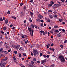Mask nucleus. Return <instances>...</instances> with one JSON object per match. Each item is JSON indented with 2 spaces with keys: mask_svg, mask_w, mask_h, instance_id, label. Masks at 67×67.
I'll return each mask as SVG.
<instances>
[{
  "mask_svg": "<svg viewBox=\"0 0 67 67\" xmlns=\"http://www.w3.org/2000/svg\"><path fill=\"white\" fill-rule=\"evenodd\" d=\"M58 59L60 60L61 62H65V59L64 57L62 55L59 56Z\"/></svg>",
  "mask_w": 67,
  "mask_h": 67,
  "instance_id": "f257e3e1",
  "label": "nucleus"
},
{
  "mask_svg": "<svg viewBox=\"0 0 67 67\" xmlns=\"http://www.w3.org/2000/svg\"><path fill=\"white\" fill-rule=\"evenodd\" d=\"M24 36L25 38H26V39L27 38V36L26 35H24Z\"/></svg>",
  "mask_w": 67,
  "mask_h": 67,
  "instance_id": "393cba45",
  "label": "nucleus"
},
{
  "mask_svg": "<svg viewBox=\"0 0 67 67\" xmlns=\"http://www.w3.org/2000/svg\"><path fill=\"white\" fill-rule=\"evenodd\" d=\"M5 24H7L8 23V20L7 19H6L5 21Z\"/></svg>",
  "mask_w": 67,
  "mask_h": 67,
  "instance_id": "4468645a",
  "label": "nucleus"
},
{
  "mask_svg": "<svg viewBox=\"0 0 67 67\" xmlns=\"http://www.w3.org/2000/svg\"><path fill=\"white\" fill-rule=\"evenodd\" d=\"M29 21L30 22H32V20L31 18H30L29 19Z\"/></svg>",
  "mask_w": 67,
  "mask_h": 67,
  "instance_id": "473e14b6",
  "label": "nucleus"
},
{
  "mask_svg": "<svg viewBox=\"0 0 67 67\" xmlns=\"http://www.w3.org/2000/svg\"><path fill=\"white\" fill-rule=\"evenodd\" d=\"M3 30L4 31H5V30H7V27H4L3 28Z\"/></svg>",
  "mask_w": 67,
  "mask_h": 67,
  "instance_id": "a878e982",
  "label": "nucleus"
},
{
  "mask_svg": "<svg viewBox=\"0 0 67 67\" xmlns=\"http://www.w3.org/2000/svg\"><path fill=\"white\" fill-rule=\"evenodd\" d=\"M56 4V7H59L60 6V5L59 4Z\"/></svg>",
  "mask_w": 67,
  "mask_h": 67,
  "instance_id": "4be33fe9",
  "label": "nucleus"
},
{
  "mask_svg": "<svg viewBox=\"0 0 67 67\" xmlns=\"http://www.w3.org/2000/svg\"><path fill=\"white\" fill-rule=\"evenodd\" d=\"M52 7L53 8H57V6H56V4L53 5Z\"/></svg>",
  "mask_w": 67,
  "mask_h": 67,
  "instance_id": "9b49d317",
  "label": "nucleus"
},
{
  "mask_svg": "<svg viewBox=\"0 0 67 67\" xmlns=\"http://www.w3.org/2000/svg\"><path fill=\"white\" fill-rule=\"evenodd\" d=\"M49 17H50V19H52L53 18V16L52 15H50L49 16Z\"/></svg>",
  "mask_w": 67,
  "mask_h": 67,
  "instance_id": "1a4fd4ad",
  "label": "nucleus"
},
{
  "mask_svg": "<svg viewBox=\"0 0 67 67\" xmlns=\"http://www.w3.org/2000/svg\"><path fill=\"white\" fill-rule=\"evenodd\" d=\"M58 27V26H57L56 25L54 26V27L55 29H56V28H57V27Z\"/></svg>",
  "mask_w": 67,
  "mask_h": 67,
  "instance_id": "58836bf2",
  "label": "nucleus"
},
{
  "mask_svg": "<svg viewBox=\"0 0 67 67\" xmlns=\"http://www.w3.org/2000/svg\"><path fill=\"white\" fill-rule=\"evenodd\" d=\"M36 63L37 64H40V61H37L36 62Z\"/></svg>",
  "mask_w": 67,
  "mask_h": 67,
  "instance_id": "ea45409f",
  "label": "nucleus"
},
{
  "mask_svg": "<svg viewBox=\"0 0 67 67\" xmlns=\"http://www.w3.org/2000/svg\"><path fill=\"white\" fill-rule=\"evenodd\" d=\"M14 53L15 54H16L17 53H18V52L16 51H15L14 52Z\"/></svg>",
  "mask_w": 67,
  "mask_h": 67,
  "instance_id": "4c0bfd02",
  "label": "nucleus"
},
{
  "mask_svg": "<svg viewBox=\"0 0 67 67\" xmlns=\"http://www.w3.org/2000/svg\"><path fill=\"white\" fill-rule=\"evenodd\" d=\"M52 51H53V52H54V51H55V49H54V48H52Z\"/></svg>",
  "mask_w": 67,
  "mask_h": 67,
  "instance_id": "bf43d9fd",
  "label": "nucleus"
},
{
  "mask_svg": "<svg viewBox=\"0 0 67 67\" xmlns=\"http://www.w3.org/2000/svg\"><path fill=\"white\" fill-rule=\"evenodd\" d=\"M30 2L31 3H33V0H30Z\"/></svg>",
  "mask_w": 67,
  "mask_h": 67,
  "instance_id": "49530a36",
  "label": "nucleus"
},
{
  "mask_svg": "<svg viewBox=\"0 0 67 67\" xmlns=\"http://www.w3.org/2000/svg\"><path fill=\"white\" fill-rule=\"evenodd\" d=\"M12 18H13V19H16V17L15 16H12Z\"/></svg>",
  "mask_w": 67,
  "mask_h": 67,
  "instance_id": "5701e85b",
  "label": "nucleus"
},
{
  "mask_svg": "<svg viewBox=\"0 0 67 67\" xmlns=\"http://www.w3.org/2000/svg\"><path fill=\"white\" fill-rule=\"evenodd\" d=\"M23 3H21L20 4V6H22V5H23Z\"/></svg>",
  "mask_w": 67,
  "mask_h": 67,
  "instance_id": "a18cd8bd",
  "label": "nucleus"
},
{
  "mask_svg": "<svg viewBox=\"0 0 67 67\" xmlns=\"http://www.w3.org/2000/svg\"><path fill=\"white\" fill-rule=\"evenodd\" d=\"M40 55L41 56H43V54H42V53H41L40 54Z\"/></svg>",
  "mask_w": 67,
  "mask_h": 67,
  "instance_id": "8fccbe9b",
  "label": "nucleus"
},
{
  "mask_svg": "<svg viewBox=\"0 0 67 67\" xmlns=\"http://www.w3.org/2000/svg\"><path fill=\"white\" fill-rule=\"evenodd\" d=\"M5 63H4L3 64L0 63V66H1V67H4L5 66Z\"/></svg>",
  "mask_w": 67,
  "mask_h": 67,
  "instance_id": "423d86ee",
  "label": "nucleus"
},
{
  "mask_svg": "<svg viewBox=\"0 0 67 67\" xmlns=\"http://www.w3.org/2000/svg\"><path fill=\"white\" fill-rule=\"evenodd\" d=\"M12 46L14 47V48H15L16 49H19V48L20 47V45H18L17 46L13 45Z\"/></svg>",
  "mask_w": 67,
  "mask_h": 67,
  "instance_id": "7ed1b4c3",
  "label": "nucleus"
},
{
  "mask_svg": "<svg viewBox=\"0 0 67 67\" xmlns=\"http://www.w3.org/2000/svg\"><path fill=\"white\" fill-rule=\"evenodd\" d=\"M59 21L60 22H62V19H59Z\"/></svg>",
  "mask_w": 67,
  "mask_h": 67,
  "instance_id": "7c9ffc66",
  "label": "nucleus"
},
{
  "mask_svg": "<svg viewBox=\"0 0 67 67\" xmlns=\"http://www.w3.org/2000/svg\"><path fill=\"white\" fill-rule=\"evenodd\" d=\"M2 34H4V32L3 31H2L1 32Z\"/></svg>",
  "mask_w": 67,
  "mask_h": 67,
  "instance_id": "680f3d73",
  "label": "nucleus"
},
{
  "mask_svg": "<svg viewBox=\"0 0 67 67\" xmlns=\"http://www.w3.org/2000/svg\"><path fill=\"white\" fill-rule=\"evenodd\" d=\"M38 18H39L40 19H42V18H43V16H42V15H39L38 16Z\"/></svg>",
  "mask_w": 67,
  "mask_h": 67,
  "instance_id": "6e6552de",
  "label": "nucleus"
},
{
  "mask_svg": "<svg viewBox=\"0 0 67 67\" xmlns=\"http://www.w3.org/2000/svg\"><path fill=\"white\" fill-rule=\"evenodd\" d=\"M62 2H65V0H61Z\"/></svg>",
  "mask_w": 67,
  "mask_h": 67,
  "instance_id": "774afa93",
  "label": "nucleus"
},
{
  "mask_svg": "<svg viewBox=\"0 0 67 67\" xmlns=\"http://www.w3.org/2000/svg\"><path fill=\"white\" fill-rule=\"evenodd\" d=\"M30 14L31 16H32V15H33V13L32 12L30 13Z\"/></svg>",
  "mask_w": 67,
  "mask_h": 67,
  "instance_id": "6ab92c4d",
  "label": "nucleus"
},
{
  "mask_svg": "<svg viewBox=\"0 0 67 67\" xmlns=\"http://www.w3.org/2000/svg\"><path fill=\"white\" fill-rule=\"evenodd\" d=\"M28 30L30 33V34L31 36H33V30H32L31 28L28 27Z\"/></svg>",
  "mask_w": 67,
  "mask_h": 67,
  "instance_id": "f03ea898",
  "label": "nucleus"
},
{
  "mask_svg": "<svg viewBox=\"0 0 67 67\" xmlns=\"http://www.w3.org/2000/svg\"><path fill=\"white\" fill-rule=\"evenodd\" d=\"M3 20H5V18L4 17H3Z\"/></svg>",
  "mask_w": 67,
  "mask_h": 67,
  "instance_id": "69168bd1",
  "label": "nucleus"
},
{
  "mask_svg": "<svg viewBox=\"0 0 67 67\" xmlns=\"http://www.w3.org/2000/svg\"><path fill=\"white\" fill-rule=\"evenodd\" d=\"M62 31L63 32H65V30L64 29H63L62 30Z\"/></svg>",
  "mask_w": 67,
  "mask_h": 67,
  "instance_id": "2f4dec72",
  "label": "nucleus"
},
{
  "mask_svg": "<svg viewBox=\"0 0 67 67\" xmlns=\"http://www.w3.org/2000/svg\"><path fill=\"white\" fill-rule=\"evenodd\" d=\"M10 27H12V26H13V25L11 24L10 25Z\"/></svg>",
  "mask_w": 67,
  "mask_h": 67,
  "instance_id": "a19ab883",
  "label": "nucleus"
},
{
  "mask_svg": "<svg viewBox=\"0 0 67 67\" xmlns=\"http://www.w3.org/2000/svg\"><path fill=\"white\" fill-rule=\"evenodd\" d=\"M47 45H48L49 46H51V44H50L48 43L47 44Z\"/></svg>",
  "mask_w": 67,
  "mask_h": 67,
  "instance_id": "e2e57ef3",
  "label": "nucleus"
},
{
  "mask_svg": "<svg viewBox=\"0 0 67 67\" xmlns=\"http://www.w3.org/2000/svg\"><path fill=\"white\" fill-rule=\"evenodd\" d=\"M50 33H54V32L53 31H52L51 30L50 31Z\"/></svg>",
  "mask_w": 67,
  "mask_h": 67,
  "instance_id": "de8ad7c7",
  "label": "nucleus"
},
{
  "mask_svg": "<svg viewBox=\"0 0 67 67\" xmlns=\"http://www.w3.org/2000/svg\"><path fill=\"white\" fill-rule=\"evenodd\" d=\"M19 57H21V53H20L19 54Z\"/></svg>",
  "mask_w": 67,
  "mask_h": 67,
  "instance_id": "c85d7f7f",
  "label": "nucleus"
},
{
  "mask_svg": "<svg viewBox=\"0 0 67 67\" xmlns=\"http://www.w3.org/2000/svg\"><path fill=\"white\" fill-rule=\"evenodd\" d=\"M31 27H32V28H34V25L33 24H31Z\"/></svg>",
  "mask_w": 67,
  "mask_h": 67,
  "instance_id": "f704fd0d",
  "label": "nucleus"
},
{
  "mask_svg": "<svg viewBox=\"0 0 67 67\" xmlns=\"http://www.w3.org/2000/svg\"><path fill=\"white\" fill-rule=\"evenodd\" d=\"M48 12H50L51 13H52V11L51 10H48Z\"/></svg>",
  "mask_w": 67,
  "mask_h": 67,
  "instance_id": "c756f323",
  "label": "nucleus"
},
{
  "mask_svg": "<svg viewBox=\"0 0 67 67\" xmlns=\"http://www.w3.org/2000/svg\"><path fill=\"white\" fill-rule=\"evenodd\" d=\"M58 36V37H62V35H59Z\"/></svg>",
  "mask_w": 67,
  "mask_h": 67,
  "instance_id": "c9c22d12",
  "label": "nucleus"
},
{
  "mask_svg": "<svg viewBox=\"0 0 67 67\" xmlns=\"http://www.w3.org/2000/svg\"><path fill=\"white\" fill-rule=\"evenodd\" d=\"M51 4H54V2L53 1H51Z\"/></svg>",
  "mask_w": 67,
  "mask_h": 67,
  "instance_id": "cd10ccee",
  "label": "nucleus"
},
{
  "mask_svg": "<svg viewBox=\"0 0 67 67\" xmlns=\"http://www.w3.org/2000/svg\"><path fill=\"white\" fill-rule=\"evenodd\" d=\"M46 62V59L41 60V64H42V65H44V64H45Z\"/></svg>",
  "mask_w": 67,
  "mask_h": 67,
  "instance_id": "39448f33",
  "label": "nucleus"
},
{
  "mask_svg": "<svg viewBox=\"0 0 67 67\" xmlns=\"http://www.w3.org/2000/svg\"><path fill=\"white\" fill-rule=\"evenodd\" d=\"M23 55L24 56H26V54L25 53L24 54H23Z\"/></svg>",
  "mask_w": 67,
  "mask_h": 67,
  "instance_id": "5fc2aeb1",
  "label": "nucleus"
},
{
  "mask_svg": "<svg viewBox=\"0 0 67 67\" xmlns=\"http://www.w3.org/2000/svg\"><path fill=\"white\" fill-rule=\"evenodd\" d=\"M3 53H5V52H6V53H5V54H7L8 53V52H7V51H3Z\"/></svg>",
  "mask_w": 67,
  "mask_h": 67,
  "instance_id": "dca6fc26",
  "label": "nucleus"
},
{
  "mask_svg": "<svg viewBox=\"0 0 67 67\" xmlns=\"http://www.w3.org/2000/svg\"><path fill=\"white\" fill-rule=\"evenodd\" d=\"M0 21L2 22L3 21V19H2V18H0Z\"/></svg>",
  "mask_w": 67,
  "mask_h": 67,
  "instance_id": "b1692460",
  "label": "nucleus"
},
{
  "mask_svg": "<svg viewBox=\"0 0 67 67\" xmlns=\"http://www.w3.org/2000/svg\"><path fill=\"white\" fill-rule=\"evenodd\" d=\"M21 37L22 38H24L25 37L24 36H23Z\"/></svg>",
  "mask_w": 67,
  "mask_h": 67,
  "instance_id": "13d9d810",
  "label": "nucleus"
},
{
  "mask_svg": "<svg viewBox=\"0 0 67 67\" xmlns=\"http://www.w3.org/2000/svg\"><path fill=\"white\" fill-rule=\"evenodd\" d=\"M7 59H8V58L7 57H5V58H4L3 59L4 61H6V60H7Z\"/></svg>",
  "mask_w": 67,
  "mask_h": 67,
  "instance_id": "f8f14e48",
  "label": "nucleus"
},
{
  "mask_svg": "<svg viewBox=\"0 0 67 67\" xmlns=\"http://www.w3.org/2000/svg\"><path fill=\"white\" fill-rule=\"evenodd\" d=\"M7 34H8V35H9V32H7Z\"/></svg>",
  "mask_w": 67,
  "mask_h": 67,
  "instance_id": "338daca9",
  "label": "nucleus"
},
{
  "mask_svg": "<svg viewBox=\"0 0 67 67\" xmlns=\"http://www.w3.org/2000/svg\"><path fill=\"white\" fill-rule=\"evenodd\" d=\"M5 47L6 48H8V46L6 45V46H5Z\"/></svg>",
  "mask_w": 67,
  "mask_h": 67,
  "instance_id": "09e8293b",
  "label": "nucleus"
},
{
  "mask_svg": "<svg viewBox=\"0 0 67 67\" xmlns=\"http://www.w3.org/2000/svg\"><path fill=\"white\" fill-rule=\"evenodd\" d=\"M40 32L41 33H43V35H45V32L41 30L40 31Z\"/></svg>",
  "mask_w": 67,
  "mask_h": 67,
  "instance_id": "0eeeda50",
  "label": "nucleus"
},
{
  "mask_svg": "<svg viewBox=\"0 0 67 67\" xmlns=\"http://www.w3.org/2000/svg\"><path fill=\"white\" fill-rule=\"evenodd\" d=\"M30 67H36V66H34V65H33L32 64H31L30 65Z\"/></svg>",
  "mask_w": 67,
  "mask_h": 67,
  "instance_id": "2eb2a0df",
  "label": "nucleus"
},
{
  "mask_svg": "<svg viewBox=\"0 0 67 67\" xmlns=\"http://www.w3.org/2000/svg\"><path fill=\"white\" fill-rule=\"evenodd\" d=\"M21 16H23L24 15V13H23V12H21L20 13V15Z\"/></svg>",
  "mask_w": 67,
  "mask_h": 67,
  "instance_id": "9d476101",
  "label": "nucleus"
},
{
  "mask_svg": "<svg viewBox=\"0 0 67 67\" xmlns=\"http://www.w3.org/2000/svg\"><path fill=\"white\" fill-rule=\"evenodd\" d=\"M33 60L34 61V62H35V61L36 60V59L35 58H34L33 59Z\"/></svg>",
  "mask_w": 67,
  "mask_h": 67,
  "instance_id": "79ce46f5",
  "label": "nucleus"
},
{
  "mask_svg": "<svg viewBox=\"0 0 67 67\" xmlns=\"http://www.w3.org/2000/svg\"><path fill=\"white\" fill-rule=\"evenodd\" d=\"M50 34L49 33V32H48V36H49Z\"/></svg>",
  "mask_w": 67,
  "mask_h": 67,
  "instance_id": "864d4df0",
  "label": "nucleus"
},
{
  "mask_svg": "<svg viewBox=\"0 0 67 67\" xmlns=\"http://www.w3.org/2000/svg\"><path fill=\"white\" fill-rule=\"evenodd\" d=\"M53 16L54 18H57V15H54Z\"/></svg>",
  "mask_w": 67,
  "mask_h": 67,
  "instance_id": "412c9836",
  "label": "nucleus"
},
{
  "mask_svg": "<svg viewBox=\"0 0 67 67\" xmlns=\"http://www.w3.org/2000/svg\"><path fill=\"white\" fill-rule=\"evenodd\" d=\"M35 27L36 29H37V27L36 25H35Z\"/></svg>",
  "mask_w": 67,
  "mask_h": 67,
  "instance_id": "3c124183",
  "label": "nucleus"
},
{
  "mask_svg": "<svg viewBox=\"0 0 67 67\" xmlns=\"http://www.w3.org/2000/svg\"><path fill=\"white\" fill-rule=\"evenodd\" d=\"M52 6V4H50L48 5V7H51Z\"/></svg>",
  "mask_w": 67,
  "mask_h": 67,
  "instance_id": "aec40b11",
  "label": "nucleus"
},
{
  "mask_svg": "<svg viewBox=\"0 0 67 67\" xmlns=\"http://www.w3.org/2000/svg\"><path fill=\"white\" fill-rule=\"evenodd\" d=\"M31 55H32V56H33V55H34V54H33V53L31 52Z\"/></svg>",
  "mask_w": 67,
  "mask_h": 67,
  "instance_id": "603ef678",
  "label": "nucleus"
},
{
  "mask_svg": "<svg viewBox=\"0 0 67 67\" xmlns=\"http://www.w3.org/2000/svg\"><path fill=\"white\" fill-rule=\"evenodd\" d=\"M19 50L20 51H21V50H22V51H24V49L22 47H20L19 48Z\"/></svg>",
  "mask_w": 67,
  "mask_h": 67,
  "instance_id": "ddd939ff",
  "label": "nucleus"
},
{
  "mask_svg": "<svg viewBox=\"0 0 67 67\" xmlns=\"http://www.w3.org/2000/svg\"><path fill=\"white\" fill-rule=\"evenodd\" d=\"M31 63L32 64H34V62H33V61H31Z\"/></svg>",
  "mask_w": 67,
  "mask_h": 67,
  "instance_id": "0e129e2a",
  "label": "nucleus"
},
{
  "mask_svg": "<svg viewBox=\"0 0 67 67\" xmlns=\"http://www.w3.org/2000/svg\"><path fill=\"white\" fill-rule=\"evenodd\" d=\"M60 46L61 48H63V45L61 44L60 45Z\"/></svg>",
  "mask_w": 67,
  "mask_h": 67,
  "instance_id": "37998d69",
  "label": "nucleus"
},
{
  "mask_svg": "<svg viewBox=\"0 0 67 67\" xmlns=\"http://www.w3.org/2000/svg\"><path fill=\"white\" fill-rule=\"evenodd\" d=\"M10 13H11V12L10 11H8L7 12V14H10Z\"/></svg>",
  "mask_w": 67,
  "mask_h": 67,
  "instance_id": "72a5a7b5",
  "label": "nucleus"
},
{
  "mask_svg": "<svg viewBox=\"0 0 67 67\" xmlns=\"http://www.w3.org/2000/svg\"><path fill=\"white\" fill-rule=\"evenodd\" d=\"M26 8H27L25 6H24L23 8V9H24V11H25V10H26Z\"/></svg>",
  "mask_w": 67,
  "mask_h": 67,
  "instance_id": "a211bd4d",
  "label": "nucleus"
},
{
  "mask_svg": "<svg viewBox=\"0 0 67 67\" xmlns=\"http://www.w3.org/2000/svg\"><path fill=\"white\" fill-rule=\"evenodd\" d=\"M33 52L34 53V56H36L37 54H38V51L35 49L33 50Z\"/></svg>",
  "mask_w": 67,
  "mask_h": 67,
  "instance_id": "20e7f679",
  "label": "nucleus"
},
{
  "mask_svg": "<svg viewBox=\"0 0 67 67\" xmlns=\"http://www.w3.org/2000/svg\"><path fill=\"white\" fill-rule=\"evenodd\" d=\"M55 33H59V31L58 30H55Z\"/></svg>",
  "mask_w": 67,
  "mask_h": 67,
  "instance_id": "bb28decb",
  "label": "nucleus"
},
{
  "mask_svg": "<svg viewBox=\"0 0 67 67\" xmlns=\"http://www.w3.org/2000/svg\"><path fill=\"white\" fill-rule=\"evenodd\" d=\"M13 58L14 59V60H16V58H15V57H14Z\"/></svg>",
  "mask_w": 67,
  "mask_h": 67,
  "instance_id": "c03bdc74",
  "label": "nucleus"
},
{
  "mask_svg": "<svg viewBox=\"0 0 67 67\" xmlns=\"http://www.w3.org/2000/svg\"><path fill=\"white\" fill-rule=\"evenodd\" d=\"M3 50V49L2 48L1 49H0V52H1L2 51V50Z\"/></svg>",
  "mask_w": 67,
  "mask_h": 67,
  "instance_id": "4d7b16f0",
  "label": "nucleus"
},
{
  "mask_svg": "<svg viewBox=\"0 0 67 67\" xmlns=\"http://www.w3.org/2000/svg\"><path fill=\"white\" fill-rule=\"evenodd\" d=\"M40 25L41 26H44V24H43L42 23Z\"/></svg>",
  "mask_w": 67,
  "mask_h": 67,
  "instance_id": "e433bc0d",
  "label": "nucleus"
},
{
  "mask_svg": "<svg viewBox=\"0 0 67 67\" xmlns=\"http://www.w3.org/2000/svg\"><path fill=\"white\" fill-rule=\"evenodd\" d=\"M11 49L8 50V52H11Z\"/></svg>",
  "mask_w": 67,
  "mask_h": 67,
  "instance_id": "052dcab7",
  "label": "nucleus"
},
{
  "mask_svg": "<svg viewBox=\"0 0 67 67\" xmlns=\"http://www.w3.org/2000/svg\"><path fill=\"white\" fill-rule=\"evenodd\" d=\"M37 22H41V19H37Z\"/></svg>",
  "mask_w": 67,
  "mask_h": 67,
  "instance_id": "f3484780",
  "label": "nucleus"
},
{
  "mask_svg": "<svg viewBox=\"0 0 67 67\" xmlns=\"http://www.w3.org/2000/svg\"><path fill=\"white\" fill-rule=\"evenodd\" d=\"M43 56L44 57H46V55L44 54L43 55Z\"/></svg>",
  "mask_w": 67,
  "mask_h": 67,
  "instance_id": "6e6d98bb",
  "label": "nucleus"
}]
</instances>
